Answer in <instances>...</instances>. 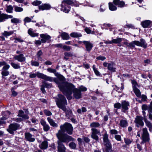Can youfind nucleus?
<instances>
[{
	"mask_svg": "<svg viewBox=\"0 0 152 152\" xmlns=\"http://www.w3.org/2000/svg\"><path fill=\"white\" fill-rule=\"evenodd\" d=\"M60 128V130L58 131V133L56 134L59 140L64 142L74 141V138L64 133V132H66L69 134H72L73 129L71 124L68 123H65L63 125H61Z\"/></svg>",
	"mask_w": 152,
	"mask_h": 152,
	"instance_id": "f257e3e1",
	"label": "nucleus"
},
{
	"mask_svg": "<svg viewBox=\"0 0 152 152\" xmlns=\"http://www.w3.org/2000/svg\"><path fill=\"white\" fill-rule=\"evenodd\" d=\"M63 94L67 97L68 100L72 98L71 95L73 93V95L76 99H79L81 97V93L78 89L75 88L73 85L65 82L59 88Z\"/></svg>",
	"mask_w": 152,
	"mask_h": 152,
	"instance_id": "f03ea898",
	"label": "nucleus"
},
{
	"mask_svg": "<svg viewBox=\"0 0 152 152\" xmlns=\"http://www.w3.org/2000/svg\"><path fill=\"white\" fill-rule=\"evenodd\" d=\"M54 99L58 107L65 112L66 116L68 118L71 117L72 115V111L70 109L66 110V105L67 104L66 100L64 96L59 94L58 95V97H54Z\"/></svg>",
	"mask_w": 152,
	"mask_h": 152,
	"instance_id": "7ed1b4c3",
	"label": "nucleus"
},
{
	"mask_svg": "<svg viewBox=\"0 0 152 152\" xmlns=\"http://www.w3.org/2000/svg\"><path fill=\"white\" fill-rule=\"evenodd\" d=\"M47 70L50 73L54 74V75L57 77H53V78L56 79L57 81L58 82V83H55L58 85L59 88H61V86L66 82V78L65 77L58 72H57L56 69H53L51 68H48L47 69Z\"/></svg>",
	"mask_w": 152,
	"mask_h": 152,
	"instance_id": "20e7f679",
	"label": "nucleus"
},
{
	"mask_svg": "<svg viewBox=\"0 0 152 152\" xmlns=\"http://www.w3.org/2000/svg\"><path fill=\"white\" fill-rule=\"evenodd\" d=\"M69 5H74L76 7H78L79 4L76 3V2L73 0H64L62 2L61 5V11L66 13L69 12L70 10V7Z\"/></svg>",
	"mask_w": 152,
	"mask_h": 152,
	"instance_id": "39448f33",
	"label": "nucleus"
},
{
	"mask_svg": "<svg viewBox=\"0 0 152 152\" xmlns=\"http://www.w3.org/2000/svg\"><path fill=\"white\" fill-rule=\"evenodd\" d=\"M124 44H126L130 48H134L135 47V45H136L138 46L145 48L147 46V44L145 43V40L142 39H141L140 41H134L130 43L126 42Z\"/></svg>",
	"mask_w": 152,
	"mask_h": 152,
	"instance_id": "423d86ee",
	"label": "nucleus"
},
{
	"mask_svg": "<svg viewBox=\"0 0 152 152\" xmlns=\"http://www.w3.org/2000/svg\"><path fill=\"white\" fill-rule=\"evenodd\" d=\"M103 140L104 145L105 146V152H113L112 146L108 138V135L107 133H105L103 135Z\"/></svg>",
	"mask_w": 152,
	"mask_h": 152,
	"instance_id": "0eeeda50",
	"label": "nucleus"
},
{
	"mask_svg": "<svg viewBox=\"0 0 152 152\" xmlns=\"http://www.w3.org/2000/svg\"><path fill=\"white\" fill-rule=\"evenodd\" d=\"M37 76L39 78H41L46 81H49L50 82H54L58 83L56 79L53 78V77L48 76L42 73L39 72H37Z\"/></svg>",
	"mask_w": 152,
	"mask_h": 152,
	"instance_id": "6e6552de",
	"label": "nucleus"
},
{
	"mask_svg": "<svg viewBox=\"0 0 152 152\" xmlns=\"http://www.w3.org/2000/svg\"><path fill=\"white\" fill-rule=\"evenodd\" d=\"M20 126V125L17 123L12 124L9 126V129H7V130L10 134H13L14 131L17 130Z\"/></svg>",
	"mask_w": 152,
	"mask_h": 152,
	"instance_id": "1a4fd4ad",
	"label": "nucleus"
},
{
	"mask_svg": "<svg viewBox=\"0 0 152 152\" xmlns=\"http://www.w3.org/2000/svg\"><path fill=\"white\" fill-rule=\"evenodd\" d=\"M91 130V137L96 141L99 140V137L97 135H101L99 130L95 128H92Z\"/></svg>",
	"mask_w": 152,
	"mask_h": 152,
	"instance_id": "9d476101",
	"label": "nucleus"
},
{
	"mask_svg": "<svg viewBox=\"0 0 152 152\" xmlns=\"http://www.w3.org/2000/svg\"><path fill=\"white\" fill-rule=\"evenodd\" d=\"M143 119H144L142 117L139 116H137L135 118L134 121L136 126L138 127L143 126L144 125V123L142 121Z\"/></svg>",
	"mask_w": 152,
	"mask_h": 152,
	"instance_id": "9b49d317",
	"label": "nucleus"
},
{
	"mask_svg": "<svg viewBox=\"0 0 152 152\" xmlns=\"http://www.w3.org/2000/svg\"><path fill=\"white\" fill-rule=\"evenodd\" d=\"M142 139L144 142H148L149 140V134L146 128H143L142 129Z\"/></svg>",
	"mask_w": 152,
	"mask_h": 152,
	"instance_id": "f8f14e48",
	"label": "nucleus"
},
{
	"mask_svg": "<svg viewBox=\"0 0 152 152\" xmlns=\"http://www.w3.org/2000/svg\"><path fill=\"white\" fill-rule=\"evenodd\" d=\"M28 113L27 110L25 111V113L22 110H20L18 111V116L21 117L23 120L28 119L29 118L28 115Z\"/></svg>",
	"mask_w": 152,
	"mask_h": 152,
	"instance_id": "ddd939ff",
	"label": "nucleus"
},
{
	"mask_svg": "<svg viewBox=\"0 0 152 152\" xmlns=\"http://www.w3.org/2000/svg\"><path fill=\"white\" fill-rule=\"evenodd\" d=\"M10 68V66L9 64L3 66L1 72L2 78H3L4 77L7 76L9 75L10 72L8 70Z\"/></svg>",
	"mask_w": 152,
	"mask_h": 152,
	"instance_id": "4468645a",
	"label": "nucleus"
},
{
	"mask_svg": "<svg viewBox=\"0 0 152 152\" xmlns=\"http://www.w3.org/2000/svg\"><path fill=\"white\" fill-rule=\"evenodd\" d=\"M130 106L129 102L126 101H123L121 102V107L122 108V111L125 112L129 109V107Z\"/></svg>",
	"mask_w": 152,
	"mask_h": 152,
	"instance_id": "2eb2a0df",
	"label": "nucleus"
},
{
	"mask_svg": "<svg viewBox=\"0 0 152 152\" xmlns=\"http://www.w3.org/2000/svg\"><path fill=\"white\" fill-rule=\"evenodd\" d=\"M38 7L40 10H48L51 9V6L49 4L45 3L39 6Z\"/></svg>",
	"mask_w": 152,
	"mask_h": 152,
	"instance_id": "dca6fc26",
	"label": "nucleus"
},
{
	"mask_svg": "<svg viewBox=\"0 0 152 152\" xmlns=\"http://www.w3.org/2000/svg\"><path fill=\"white\" fill-rule=\"evenodd\" d=\"M83 43L85 45L86 50L88 52H90L93 47V44L89 41H84L83 42Z\"/></svg>",
	"mask_w": 152,
	"mask_h": 152,
	"instance_id": "f3484780",
	"label": "nucleus"
},
{
	"mask_svg": "<svg viewBox=\"0 0 152 152\" xmlns=\"http://www.w3.org/2000/svg\"><path fill=\"white\" fill-rule=\"evenodd\" d=\"M59 140V141L58 142V151L59 152H65L66 149L64 145L62 143L63 142L60 141Z\"/></svg>",
	"mask_w": 152,
	"mask_h": 152,
	"instance_id": "a211bd4d",
	"label": "nucleus"
},
{
	"mask_svg": "<svg viewBox=\"0 0 152 152\" xmlns=\"http://www.w3.org/2000/svg\"><path fill=\"white\" fill-rule=\"evenodd\" d=\"M13 33V32L12 31H4V32L2 33V36H0V40H5V39L4 37H7L8 36H9L12 34Z\"/></svg>",
	"mask_w": 152,
	"mask_h": 152,
	"instance_id": "6ab92c4d",
	"label": "nucleus"
},
{
	"mask_svg": "<svg viewBox=\"0 0 152 152\" xmlns=\"http://www.w3.org/2000/svg\"><path fill=\"white\" fill-rule=\"evenodd\" d=\"M25 138L28 141L30 142H33L35 140V139L33 136L29 132L25 133Z\"/></svg>",
	"mask_w": 152,
	"mask_h": 152,
	"instance_id": "aec40b11",
	"label": "nucleus"
},
{
	"mask_svg": "<svg viewBox=\"0 0 152 152\" xmlns=\"http://www.w3.org/2000/svg\"><path fill=\"white\" fill-rule=\"evenodd\" d=\"M40 36L42 38L41 41L43 43H45L51 38V37L47 34H41L40 35Z\"/></svg>",
	"mask_w": 152,
	"mask_h": 152,
	"instance_id": "412c9836",
	"label": "nucleus"
},
{
	"mask_svg": "<svg viewBox=\"0 0 152 152\" xmlns=\"http://www.w3.org/2000/svg\"><path fill=\"white\" fill-rule=\"evenodd\" d=\"M14 58L15 60L20 62L24 61L26 60L25 57L22 54L18 55L15 56L14 57Z\"/></svg>",
	"mask_w": 152,
	"mask_h": 152,
	"instance_id": "4be33fe9",
	"label": "nucleus"
},
{
	"mask_svg": "<svg viewBox=\"0 0 152 152\" xmlns=\"http://www.w3.org/2000/svg\"><path fill=\"white\" fill-rule=\"evenodd\" d=\"M151 21L149 20H145L141 23V24L144 28L150 27L151 25Z\"/></svg>",
	"mask_w": 152,
	"mask_h": 152,
	"instance_id": "5701e85b",
	"label": "nucleus"
},
{
	"mask_svg": "<svg viewBox=\"0 0 152 152\" xmlns=\"http://www.w3.org/2000/svg\"><path fill=\"white\" fill-rule=\"evenodd\" d=\"M41 124L43 126V130L45 131H48L50 129L49 125L46 124V122L43 119H41L40 121Z\"/></svg>",
	"mask_w": 152,
	"mask_h": 152,
	"instance_id": "b1692460",
	"label": "nucleus"
},
{
	"mask_svg": "<svg viewBox=\"0 0 152 152\" xmlns=\"http://www.w3.org/2000/svg\"><path fill=\"white\" fill-rule=\"evenodd\" d=\"M113 3L115 5L118 6L119 7H123L125 5L124 2L120 0H113Z\"/></svg>",
	"mask_w": 152,
	"mask_h": 152,
	"instance_id": "393cba45",
	"label": "nucleus"
},
{
	"mask_svg": "<svg viewBox=\"0 0 152 152\" xmlns=\"http://www.w3.org/2000/svg\"><path fill=\"white\" fill-rule=\"evenodd\" d=\"M28 34L32 37H37L39 35V34L35 33L32 28H29L28 31Z\"/></svg>",
	"mask_w": 152,
	"mask_h": 152,
	"instance_id": "a878e982",
	"label": "nucleus"
},
{
	"mask_svg": "<svg viewBox=\"0 0 152 152\" xmlns=\"http://www.w3.org/2000/svg\"><path fill=\"white\" fill-rule=\"evenodd\" d=\"M107 69L110 71H111L113 72H115L116 68L115 67V64L113 62L109 63V66Z\"/></svg>",
	"mask_w": 152,
	"mask_h": 152,
	"instance_id": "bb28decb",
	"label": "nucleus"
},
{
	"mask_svg": "<svg viewBox=\"0 0 152 152\" xmlns=\"http://www.w3.org/2000/svg\"><path fill=\"white\" fill-rule=\"evenodd\" d=\"M47 120L51 126L55 127L58 126L57 124L50 117H48L47 118Z\"/></svg>",
	"mask_w": 152,
	"mask_h": 152,
	"instance_id": "cd10ccee",
	"label": "nucleus"
},
{
	"mask_svg": "<svg viewBox=\"0 0 152 152\" xmlns=\"http://www.w3.org/2000/svg\"><path fill=\"white\" fill-rule=\"evenodd\" d=\"M39 147L41 149H46L48 147V142L46 141H44L39 145Z\"/></svg>",
	"mask_w": 152,
	"mask_h": 152,
	"instance_id": "c85d7f7f",
	"label": "nucleus"
},
{
	"mask_svg": "<svg viewBox=\"0 0 152 152\" xmlns=\"http://www.w3.org/2000/svg\"><path fill=\"white\" fill-rule=\"evenodd\" d=\"M119 125L122 127H125L128 125V123L126 120H121L120 121Z\"/></svg>",
	"mask_w": 152,
	"mask_h": 152,
	"instance_id": "c756f323",
	"label": "nucleus"
},
{
	"mask_svg": "<svg viewBox=\"0 0 152 152\" xmlns=\"http://www.w3.org/2000/svg\"><path fill=\"white\" fill-rule=\"evenodd\" d=\"M133 90L135 95L137 97H140L141 96V92L140 90L137 88L136 87H133Z\"/></svg>",
	"mask_w": 152,
	"mask_h": 152,
	"instance_id": "7c9ffc66",
	"label": "nucleus"
},
{
	"mask_svg": "<svg viewBox=\"0 0 152 152\" xmlns=\"http://www.w3.org/2000/svg\"><path fill=\"white\" fill-rule=\"evenodd\" d=\"M109 8L110 10L112 11H114L117 9L116 7L111 2H110L109 3Z\"/></svg>",
	"mask_w": 152,
	"mask_h": 152,
	"instance_id": "2f4dec72",
	"label": "nucleus"
},
{
	"mask_svg": "<svg viewBox=\"0 0 152 152\" xmlns=\"http://www.w3.org/2000/svg\"><path fill=\"white\" fill-rule=\"evenodd\" d=\"M70 36L71 37H72L78 38L81 37H82V35L80 33L76 32H73L70 34Z\"/></svg>",
	"mask_w": 152,
	"mask_h": 152,
	"instance_id": "473e14b6",
	"label": "nucleus"
},
{
	"mask_svg": "<svg viewBox=\"0 0 152 152\" xmlns=\"http://www.w3.org/2000/svg\"><path fill=\"white\" fill-rule=\"evenodd\" d=\"M121 87L120 89L117 86H115V87L114 88V90L118 92H121L124 88V85L123 83H121Z\"/></svg>",
	"mask_w": 152,
	"mask_h": 152,
	"instance_id": "72a5a7b5",
	"label": "nucleus"
},
{
	"mask_svg": "<svg viewBox=\"0 0 152 152\" xmlns=\"http://www.w3.org/2000/svg\"><path fill=\"white\" fill-rule=\"evenodd\" d=\"M145 122L146 126L148 128L149 131L152 132V124L147 120H145Z\"/></svg>",
	"mask_w": 152,
	"mask_h": 152,
	"instance_id": "f704fd0d",
	"label": "nucleus"
},
{
	"mask_svg": "<svg viewBox=\"0 0 152 152\" xmlns=\"http://www.w3.org/2000/svg\"><path fill=\"white\" fill-rule=\"evenodd\" d=\"M61 37L64 40H68L69 39V35L65 32L62 33L61 34Z\"/></svg>",
	"mask_w": 152,
	"mask_h": 152,
	"instance_id": "c9c22d12",
	"label": "nucleus"
},
{
	"mask_svg": "<svg viewBox=\"0 0 152 152\" xmlns=\"http://www.w3.org/2000/svg\"><path fill=\"white\" fill-rule=\"evenodd\" d=\"M64 58L66 60L69 59V57L72 56L73 55L70 52H65L64 53Z\"/></svg>",
	"mask_w": 152,
	"mask_h": 152,
	"instance_id": "e433bc0d",
	"label": "nucleus"
},
{
	"mask_svg": "<svg viewBox=\"0 0 152 152\" xmlns=\"http://www.w3.org/2000/svg\"><path fill=\"white\" fill-rule=\"evenodd\" d=\"M98 122H93L91 123L90 126L91 127L93 128H97L100 126Z\"/></svg>",
	"mask_w": 152,
	"mask_h": 152,
	"instance_id": "4c0bfd02",
	"label": "nucleus"
},
{
	"mask_svg": "<svg viewBox=\"0 0 152 152\" xmlns=\"http://www.w3.org/2000/svg\"><path fill=\"white\" fill-rule=\"evenodd\" d=\"M10 64L12 67L14 69H17L20 68V66L18 64L15 63L13 62H11Z\"/></svg>",
	"mask_w": 152,
	"mask_h": 152,
	"instance_id": "58836bf2",
	"label": "nucleus"
},
{
	"mask_svg": "<svg viewBox=\"0 0 152 152\" xmlns=\"http://www.w3.org/2000/svg\"><path fill=\"white\" fill-rule=\"evenodd\" d=\"M92 68L95 74L97 76H100L101 75V74H100L99 71L97 70V69L96 68L95 65H93Z\"/></svg>",
	"mask_w": 152,
	"mask_h": 152,
	"instance_id": "ea45409f",
	"label": "nucleus"
},
{
	"mask_svg": "<svg viewBox=\"0 0 152 152\" xmlns=\"http://www.w3.org/2000/svg\"><path fill=\"white\" fill-rule=\"evenodd\" d=\"M13 10V8L12 6L11 5H10L7 7V8L6 10L7 12L11 13L12 12Z\"/></svg>",
	"mask_w": 152,
	"mask_h": 152,
	"instance_id": "a19ab883",
	"label": "nucleus"
},
{
	"mask_svg": "<svg viewBox=\"0 0 152 152\" xmlns=\"http://www.w3.org/2000/svg\"><path fill=\"white\" fill-rule=\"evenodd\" d=\"M122 39L120 38H118L116 39H114L112 40L113 43H119L122 41Z\"/></svg>",
	"mask_w": 152,
	"mask_h": 152,
	"instance_id": "79ce46f5",
	"label": "nucleus"
},
{
	"mask_svg": "<svg viewBox=\"0 0 152 152\" xmlns=\"http://www.w3.org/2000/svg\"><path fill=\"white\" fill-rule=\"evenodd\" d=\"M6 16V14H0V22H2L5 21Z\"/></svg>",
	"mask_w": 152,
	"mask_h": 152,
	"instance_id": "37998d69",
	"label": "nucleus"
},
{
	"mask_svg": "<svg viewBox=\"0 0 152 152\" xmlns=\"http://www.w3.org/2000/svg\"><path fill=\"white\" fill-rule=\"evenodd\" d=\"M14 8L16 12H20L23 11V8L17 6H14Z\"/></svg>",
	"mask_w": 152,
	"mask_h": 152,
	"instance_id": "c03bdc74",
	"label": "nucleus"
},
{
	"mask_svg": "<svg viewBox=\"0 0 152 152\" xmlns=\"http://www.w3.org/2000/svg\"><path fill=\"white\" fill-rule=\"evenodd\" d=\"M125 143L126 145H129L132 142V140L127 138H124Z\"/></svg>",
	"mask_w": 152,
	"mask_h": 152,
	"instance_id": "a18cd8bd",
	"label": "nucleus"
},
{
	"mask_svg": "<svg viewBox=\"0 0 152 152\" xmlns=\"http://www.w3.org/2000/svg\"><path fill=\"white\" fill-rule=\"evenodd\" d=\"M77 89H78L81 92V91H86L87 90V88L83 86H79Z\"/></svg>",
	"mask_w": 152,
	"mask_h": 152,
	"instance_id": "49530a36",
	"label": "nucleus"
},
{
	"mask_svg": "<svg viewBox=\"0 0 152 152\" xmlns=\"http://www.w3.org/2000/svg\"><path fill=\"white\" fill-rule=\"evenodd\" d=\"M44 112L45 114L47 116H50L52 115L51 112L47 110H44Z\"/></svg>",
	"mask_w": 152,
	"mask_h": 152,
	"instance_id": "de8ad7c7",
	"label": "nucleus"
},
{
	"mask_svg": "<svg viewBox=\"0 0 152 152\" xmlns=\"http://www.w3.org/2000/svg\"><path fill=\"white\" fill-rule=\"evenodd\" d=\"M63 49L64 50L66 51H69L71 49V47L69 46L64 45L63 47Z\"/></svg>",
	"mask_w": 152,
	"mask_h": 152,
	"instance_id": "09e8293b",
	"label": "nucleus"
},
{
	"mask_svg": "<svg viewBox=\"0 0 152 152\" xmlns=\"http://www.w3.org/2000/svg\"><path fill=\"white\" fill-rule=\"evenodd\" d=\"M42 3V2L40 1L35 0L32 2V4L34 6H38Z\"/></svg>",
	"mask_w": 152,
	"mask_h": 152,
	"instance_id": "8fccbe9b",
	"label": "nucleus"
},
{
	"mask_svg": "<svg viewBox=\"0 0 152 152\" xmlns=\"http://www.w3.org/2000/svg\"><path fill=\"white\" fill-rule=\"evenodd\" d=\"M31 64L32 66H38L39 65V63L36 61H31Z\"/></svg>",
	"mask_w": 152,
	"mask_h": 152,
	"instance_id": "3c124183",
	"label": "nucleus"
},
{
	"mask_svg": "<svg viewBox=\"0 0 152 152\" xmlns=\"http://www.w3.org/2000/svg\"><path fill=\"white\" fill-rule=\"evenodd\" d=\"M43 86L48 88H49L51 87L52 85L50 83H48L45 82L43 83Z\"/></svg>",
	"mask_w": 152,
	"mask_h": 152,
	"instance_id": "603ef678",
	"label": "nucleus"
},
{
	"mask_svg": "<svg viewBox=\"0 0 152 152\" xmlns=\"http://www.w3.org/2000/svg\"><path fill=\"white\" fill-rule=\"evenodd\" d=\"M111 25L109 24H104L102 28L105 29H108L109 27H110Z\"/></svg>",
	"mask_w": 152,
	"mask_h": 152,
	"instance_id": "864d4df0",
	"label": "nucleus"
},
{
	"mask_svg": "<svg viewBox=\"0 0 152 152\" xmlns=\"http://www.w3.org/2000/svg\"><path fill=\"white\" fill-rule=\"evenodd\" d=\"M114 138L118 141H121V137L120 135L116 134L114 136Z\"/></svg>",
	"mask_w": 152,
	"mask_h": 152,
	"instance_id": "5fc2aeb1",
	"label": "nucleus"
},
{
	"mask_svg": "<svg viewBox=\"0 0 152 152\" xmlns=\"http://www.w3.org/2000/svg\"><path fill=\"white\" fill-rule=\"evenodd\" d=\"M14 39L15 40V42L16 43L17 42L16 41H18V42H23V40L21 39V37H14Z\"/></svg>",
	"mask_w": 152,
	"mask_h": 152,
	"instance_id": "6e6d98bb",
	"label": "nucleus"
},
{
	"mask_svg": "<svg viewBox=\"0 0 152 152\" xmlns=\"http://www.w3.org/2000/svg\"><path fill=\"white\" fill-rule=\"evenodd\" d=\"M42 53L41 50H39L37 53V56L38 59L40 60L41 59L40 56L42 55Z\"/></svg>",
	"mask_w": 152,
	"mask_h": 152,
	"instance_id": "4d7b16f0",
	"label": "nucleus"
},
{
	"mask_svg": "<svg viewBox=\"0 0 152 152\" xmlns=\"http://www.w3.org/2000/svg\"><path fill=\"white\" fill-rule=\"evenodd\" d=\"M69 146L71 148L75 149L76 147V145L75 143L72 142L69 144Z\"/></svg>",
	"mask_w": 152,
	"mask_h": 152,
	"instance_id": "13d9d810",
	"label": "nucleus"
},
{
	"mask_svg": "<svg viewBox=\"0 0 152 152\" xmlns=\"http://www.w3.org/2000/svg\"><path fill=\"white\" fill-rule=\"evenodd\" d=\"M31 19L29 18L28 17H26L24 20V22H25V25L26 23L29 22L31 21Z\"/></svg>",
	"mask_w": 152,
	"mask_h": 152,
	"instance_id": "bf43d9fd",
	"label": "nucleus"
},
{
	"mask_svg": "<svg viewBox=\"0 0 152 152\" xmlns=\"http://www.w3.org/2000/svg\"><path fill=\"white\" fill-rule=\"evenodd\" d=\"M11 21L13 23H19V19L16 18L12 19L11 20Z\"/></svg>",
	"mask_w": 152,
	"mask_h": 152,
	"instance_id": "052dcab7",
	"label": "nucleus"
},
{
	"mask_svg": "<svg viewBox=\"0 0 152 152\" xmlns=\"http://www.w3.org/2000/svg\"><path fill=\"white\" fill-rule=\"evenodd\" d=\"M29 77L30 78H35L37 76V72L36 73L30 72L29 73Z\"/></svg>",
	"mask_w": 152,
	"mask_h": 152,
	"instance_id": "680f3d73",
	"label": "nucleus"
},
{
	"mask_svg": "<svg viewBox=\"0 0 152 152\" xmlns=\"http://www.w3.org/2000/svg\"><path fill=\"white\" fill-rule=\"evenodd\" d=\"M115 108L117 109H120L121 107V104L119 103H117L114 104Z\"/></svg>",
	"mask_w": 152,
	"mask_h": 152,
	"instance_id": "e2e57ef3",
	"label": "nucleus"
},
{
	"mask_svg": "<svg viewBox=\"0 0 152 152\" xmlns=\"http://www.w3.org/2000/svg\"><path fill=\"white\" fill-rule=\"evenodd\" d=\"M23 120L21 117H19L14 119V120L16 122H20L23 121Z\"/></svg>",
	"mask_w": 152,
	"mask_h": 152,
	"instance_id": "0e129e2a",
	"label": "nucleus"
},
{
	"mask_svg": "<svg viewBox=\"0 0 152 152\" xmlns=\"http://www.w3.org/2000/svg\"><path fill=\"white\" fill-rule=\"evenodd\" d=\"M106 59L104 56H100L96 57V59L98 60H100L101 61H104Z\"/></svg>",
	"mask_w": 152,
	"mask_h": 152,
	"instance_id": "69168bd1",
	"label": "nucleus"
},
{
	"mask_svg": "<svg viewBox=\"0 0 152 152\" xmlns=\"http://www.w3.org/2000/svg\"><path fill=\"white\" fill-rule=\"evenodd\" d=\"M125 28H131L134 29L135 28L134 26L132 24H127L125 26Z\"/></svg>",
	"mask_w": 152,
	"mask_h": 152,
	"instance_id": "338daca9",
	"label": "nucleus"
},
{
	"mask_svg": "<svg viewBox=\"0 0 152 152\" xmlns=\"http://www.w3.org/2000/svg\"><path fill=\"white\" fill-rule=\"evenodd\" d=\"M110 132L111 134H114L115 135L116 134L118 133L117 131L115 129L110 130Z\"/></svg>",
	"mask_w": 152,
	"mask_h": 152,
	"instance_id": "774afa93",
	"label": "nucleus"
}]
</instances>
